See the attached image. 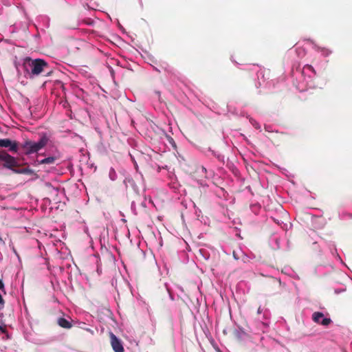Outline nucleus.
Returning <instances> with one entry per match:
<instances>
[{"label":"nucleus","instance_id":"f257e3e1","mask_svg":"<svg viewBox=\"0 0 352 352\" xmlns=\"http://www.w3.org/2000/svg\"><path fill=\"white\" fill-rule=\"evenodd\" d=\"M47 66V63L43 59L26 57L18 65L16 69L19 74L32 79L40 75Z\"/></svg>","mask_w":352,"mask_h":352},{"label":"nucleus","instance_id":"f03ea898","mask_svg":"<svg viewBox=\"0 0 352 352\" xmlns=\"http://www.w3.org/2000/svg\"><path fill=\"white\" fill-rule=\"evenodd\" d=\"M316 75V72L312 65L309 64L305 65L302 70L303 80L297 85V88L299 91H303L307 90L308 87H314L313 79L315 78Z\"/></svg>","mask_w":352,"mask_h":352},{"label":"nucleus","instance_id":"7ed1b4c3","mask_svg":"<svg viewBox=\"0 0 352 352\" xmlns=\"http://www.w3.org/2000/svg\"><path fill=\"white\" fill-rule=\"evenodd\" d=\"M48 142L46 136H43L38 142L26 140L21 144V148L24 149L26 155H30L36 153L43 148H44Z\"/></svg>","mask_w":352,"mask_h":352},{"label":"nucleus","instance_id":"20e7f679","mask_svg":"<svg viewBox=\"0 0 352 352\" xmlns=\"http://www.w3.org/2000/svg\"><path fill=\"white\" fill-rule=\"evenodd\" d=\"M0 162H3L5 168L10 170H12L14 167L18 165L16 159L5 151H0Z\"/></svg>","mask_w":352,"mask_h":352},{"label":"nucleus","instance_id":"39448f33","mask_svg":"<svg viewBox=\"0 0 352 352\" xmlns=\"http://www.w3.org/2000/svg\"><path fill=\"white\" fill-rule=\"evenodd\" d=\"M0 147L8 148L10 152L17 153L18 144L16 142L10 139H0Z\"/></svg>","mask_w":352,"mask_h":352},{"label":"nucleus","instance_id":"423d86ee","mask_svg":"<svg viewBox=\"0 0 352 352\" xmlns=\"http://www.w3.org/2000/svg\"><path fill=\"white\" fill-rule=\"evenodd\" d=\"M111 344L114 352H124L122 341L113 333H110Z\"/></svg>","mask_w":352,"mask_h":352},{"label":"nucleus","instance_id":"0eeeda50","mask_svg":"<svg viewBox=\"0 0 352 352\" xmlns=\"http://www.w3.org/2000/svg\"><path fill=\"white\" fill-rule=\"evenodd\" d=\"M312 318L314 322L324 326L329 325L331 322L330 318H325L321 312H314L312 315Z\"/></svg>","mask_w":352,"mask_h":352},{"label":"nucleus","instance_id":"6e6552de","mask_svg":"<svg viewBox=\"0 0 352 352\" xmlns=\"http://www.w3.org/2000/svg\"><path fill=\"white\" fill-rule=\"evenodd\" d=\"M58 324L60 327L65 329H70L72 327V322L65 318H58Z\"/></svg>","mask_w":352,"mask_h":352},{"label":"nucleus","instance_id":"1a4fd4ad","mask_svg":"<svg viewBox=\"0 0 352 352\" xmlns=\"http://www.w3.org/2000/svg\"><path fill=\"white\" fill-rule=\"evenodd\" d=\"M294 50L296 52L297 57L299 58L304 57L306 54V51L304 46H301L300 43H297L295 45Z\"/></svg>","mask_w":352,"mask_h":352},{"label":"nucleus","instance_id":"9d476101","mask_svg":"<svg viewBox=\"0 0 352 352\" xmlns=\"http://www.w3.org/2000/svg\"><path fill=\"white\" fill-rule=\"evenodd\" d=\"M262 314L263 318V321H262V323L265 326H268L269 320L271 316L270 311H269V309H265Z\"/></svg>","mask_w":352,"mask_h":352},{"label":"nucleus","instance_id":"9b49d317","mask_svg":"<svg viewBox=\"0 0 352 352\" xmlns=\"http://www.w3.org/2000/svg\"><path fill=\"white\" fill-rule=\"evenodd\" d=\"M15 173L19 174H33L34 171L30 168L14 169L12 170Z\"/></svg>","mask_w":352,"mask_h":352},{"label":"nucleus","instance_id":"f8f14e48","mask_svg":"<svg viewBox=\"0 0 352 352\" xmlns=\"http://www.w3.org/2000/svg\"><path fill=\"white\" fill-rule=\"evenodd\" d=\"M56 158L54 157H48L46 158H44L38 162V164H53L55 162Z\"/></svg>","mask_w":352,"mask_h":352},{"label":"nucleus","instance_id":"ddd939ff","mask_svg":"<svg viewBox=\"0 0 352 352\" xmlns=\"http://www.w3.org/2000/svg\"><path fill=\"white\" fill-rule=\"evenodd\" d=\"M109 177L111 181H115L117 179V173L113 168H110Z\"/></svg>","mask_w":352,"mask_h":352},{"label":"nucleus","instance_id":"4468645a","mask_svg":"<svg viewBox=\"0 0 352 352\" xmlns=\"http://www.w3.org/2000/svg\"><path fill=\"white\" fill-rule=\"evenodd\" d=\"M78 324V327L80 328V329H82L85 331H87V332L90 333L91 334H94V331L92 329H91L90 328H87L85 327V322H77Z\"/></svg>","mask_w":352,"mask_h":352},{"label":"nucleus","instance_id":"2eb2a0df","mask_svg":"<svg viewBox=\"0 0 352 352\" xmlns=\"http://www.w3.org/2000/svg\"><path fill=\"white\" fill-rule=\"evenodd\" d=\"M316 50L318 52H321V53L324 56H328L331 53V52L329 50L324 48L320 49V47H317Z\"/></svg>","mask_w":352,"mask_h":352},{"label":"nucleus","instance_id":"dca6fc26","mask_svg":"<svg viewBox=\"0 0 352 352\" xmlns=\"http://www.w3.org/2000/svg\"><path fill=\"white\" fill-rule=\"evenodd\" d=\"M251 123L256 129H259L261 128L260 125L255 120H251Z\"/></svg>","mask_w":352,"mask_h":352},{"label":"nucleus","instance_id":"f3484780","mask_svg":"<svg viewBox=\"0 0 352 352\" xmlns=\"http://www.w3.org/2000/svg\"><path fill=\"white\" fill-rule=\"evenodd\" d=\"M251 123L256 129H259L261 128L260 125L255 120H251Z\"/></svg>","mask_w":352,"mask_h":352},{"label":"nucleus","instance_id":"a211bd4d","mask_svg":"<svg viewBox=\"0 0 352 352\" xmlns=\"http://www.w3.org/2000/svg\"><path fill=\"white\" fill-rule=\"evenodd\" d=\"M0 289L2 290L4 292V294H6L4 284L1 280H0Z\"/></svg>","mask_w":352,"mask_h":352},{"label":"nucleus","instance_id":"6ab92c4d","mask_svg":"<svg viewBox=\"0 0 352 352\" xmlns=\"http://www.w3.org/2000/svg\"><path fill=\"white\" fill-rule=\"evenodd\" d=\"M265 309H263V308H261V307H258V310H257V314H261L263 313L264 310Z\"/></svg>","mask_w":352,"mask_h":352},{"label":"nucleus","instance_id":"aec40b11","mask_svg":"<svg viewBox=\"0 0 352 352\" xmlns=\"http://www.w3.org/2000/svg\"><path fill=\"white\" fill-rule=\"evenodd\" d=\"M306 44H307V45H310V43L307 41V42L306 43Z\"/></svg>","mask_w":352,"mask_h":352}]
</instances>
